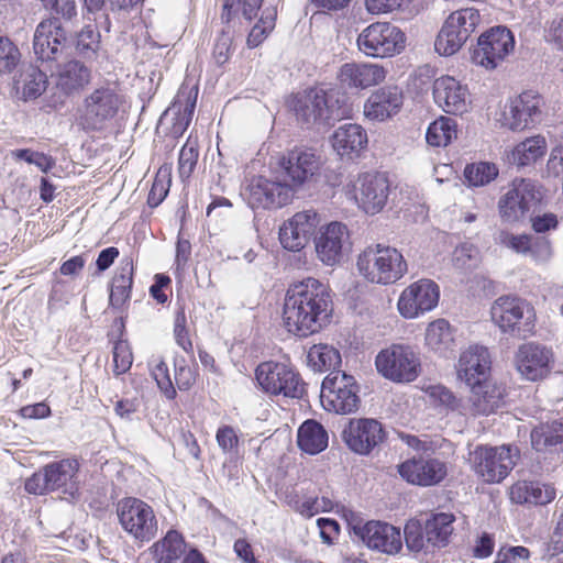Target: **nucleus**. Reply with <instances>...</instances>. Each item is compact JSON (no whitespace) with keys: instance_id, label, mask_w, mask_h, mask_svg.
<instances>
[{"instance_id":"nucleus-1","label":"nucleus","mask_w":563,"mask_h":563,"mask_svg":"<svg viewBox=\"0 0 563 563\" xmlns=\"http://www.w3.org/2000/svg\"><path fill=\"white\" fill-rule=\"evenodd\" d=\"M321 166L312 148L298 147L280 157L272 178H252L243 196L252 209H277L288 205L296 190L309 181Z\"/></svg>"},{"instance_id":"nucleus-2","label":"nucleus","mask_w":563,"mask_h":563,"mask_svg":"<svg viewBox=\"0 0 563 563\" xmlns=\"http://www.w3.org/2000/svg\"><path fill=\"white\" fill-rule=\"evenodd\" d=\"M329 287L309 277L292 284L285 296L283 319L287 330L306 338L328 322L332 311Z\"/></svg>"},{"instance_id":"nucleus-3","label":"nucleus","mask_w":563,"mask_h":563,"mask_svg":"<svg viewBox=\"0 0 563 563\" xmlns=\"http://www.w3.org/2000/svg\"><path fill=\"white\" fill-rule=\"evenodd\" d=\"M291 108L297 120L308 128L331 125L350 113L344 95L336 88L316 87L298 92L291 101Z\"/></svg>"},{"instance_id":"nucleus-4","label":"nucleus","mask_w":563,"mask_h":563,"mask_svg":"<svg viewBox=\"0 0 563 563\" xmlns=\"http://www.w3.org/2000/svg\"><path fill=\"white\" fill-rule=\"evenodd\" d=\"M356 268L366 282L388 286L396 284L407 274L408 264L399 250L377 243L358 254Z\"/></svg>"},{"instance_id":"nucleus-5","label":"nucleus","mask_w":563,"mask_h":563,"mask_svg":"<svg viewBox=\"0 0 563 563\" xmlns=\"http://www.w3.org/2000/svg\"><path fill=\"white\" fill-rule=\"evenodd\" d=\"M358 391L360 387L354 376L343 371H332L322 382L320 401L327 411L352 413L360 406Z\"/></svg>"},{"instance_id":"nucleus-6","label":"nucleus","mask_w":563,"mask_h":563,"mask_svg":"<svg viewBox=\"0 0 563 563\" xmlns=\"http://www.w3.org/2000/svg\"><path fill=\"white\" fill-rule=\"evenodd\" d=\"M122 97L115 89L106 86L89 93L78 110L77 124L85 131H100L115 118Z\"/></svg>"},{"instance_id":"nucleus-7","label":"nucleus","mask_w":563,"mask_h":563,"mask_svg":"<svg viewBox=\"0 0 563 563\" xmlns=\"http://www.w3.org/2000/svg\"><path fill=\"white\" fill-rule=\"evenodd\" d=\"M490 314L503 332L526 338L534 329V309L527 300L519 297H499L493 303Z\"/></svg>"},{"instance_id":"nucleus-8","label":"nucleus","mask_w":563,"mask_h":563,"mask_svg":"<svg viewBox=\"0 0 563 563\" xmlns=\"http://www.w3.org/2000/svg\"><path fill=\"white\" fill-rule=\"evenodd\" d=\"M117 515L122 529L134 540L150 542L158 531V520L153 508L142 499L125 497L117 505Z\"/></svg>"},{"instance_id":"nucleus-9","label":"nucleus","mask_w":563,"mask_h":563,"mask_svg":"<svg viewBox=\"0 0 563 563\" xmlns=\"http://www.w3.org/2000/svg\"><path fill=\"white\" fill-rule=\"evenodd\" d=\"M479 20V12L474 8L451 13L435 38V51L442 56H451L459 52L475 31Z\"/></svg>"},{"instance_id":"nucleus-10","label":"nucleus","mask_w":563,"mask_h":563,"mask_svg":"<svg viewBox=\"0 0 563 563\" xmlns=\"http://www.w3.org/2000/svg\"><path fill=\"white\" fill-rule=\"evenodd\" d=\"M404 32L389 22H376L366 26L357 37L358 49L375 58L390 57L405 48Z\"/></svg>"},{"instance_id":"nucleus-11","label":"nucleus","mask_w":563,"mask_h":563,"mask_svg":"<svg viewBox=\"0 0 563 563\" xmlns=\"http://www.w3.org/2000/svg\"><path fill=\"white\" fill-rule=\"evenodd\" d=\"M375 365L379 374L395 383L413 382L421 369L418 354L410 346L401 344L382 350Z\"/></svg>"},{"instance_id":"nucleus-12","label":"nucleus","mask_w":563,"mask_h":563,"mask_svg":"<svg viewBox=\"0 0 563 563\" xmlns=\"http://www.w3.org/2000/svg\"><path fill=\"white\" fill-rule=\"evenodd\" d=\"M519 451L511 445L477 446L472 453L475 473L486 483H500L515 467Z\"/></svg>"},{"instance_id":"nucleus-13","label":"nucleus","mask_w":563,"mask_h":563,"mask_svg":"<svg viewBox=\"0 0 563 563\" xmlns=\"http://www.w3.org/2000/svg\"><path fill=\"white\" fill-rule=\"evenodd\" d=\"M255 377L261 388L272 396L299 398L302 395L299 374L284 363L263 362L257 366Z\"/></svg>"},{"instance_id":"nucleus-14","label":"nucleus","mask_w":563,"mask_h":563,"mask_svg":"<svg viewBox=\"0 0 563 563\" xmlns=\"http://www.w3.org/2000/svg\"><path fill=\"white\" fill-rule=\"evenodd\" d=\"M515 38L506 26L492 27L483 33L474 48L472 59L475 64L494 69L514 51Z\"/></svg>"},{"instance_id":"nucleus-15","label":"nucleus","mask_w":563,"mask_h":563,"mask_svg":"<svg viewBox=\"0 0 563 563\" xmlns=\"http://www.w3.org/2000/svg\"><path fill=\"white\" fill-rule=\"evenodd\" d=\"M541 199L534 181L530 179H515L511 188L500 198L498 209L506 222H516L522 219Z\"/></svg>"},{"instance_id":"nucleus-16","label":"nucleus","mask_w":563,"mask_h":563,"mask_svg":"<svg viewBox=\"0 0 563 563\" xmlns=\"http://www.w3.org/2000/svg\"><path fill=\"white\" fill-rule=\"evenodd\" d=\"M389 188V180L385 174L364 173L353 183V196L365 213L374 216L386 206Z\"/></svg>"},{"instance_id":"nucleus-17","label":"nucleus","mask_w":563,"mask_h":563,"mask_svg":"<svg viewBox=\"0 0 563 563\" xmlns=\"http://www.w3.org/2000/svg\"><path fill=\"white\" fill-rule=\"evenodd\" d=\"M440 299V288L431 279L422 278L406 287L399 296L397 307L406 319H415L434 309Z\"/></svg>"},{"instance_id":"nucleus-18","label":"nucleus","mask_w":563,"mask_h":563,"mask_svg":"<svg viewBox=\"0 0 563 563\" xmlns=\"http://www.w3.org/2000/svg\"><path fill=\"white\" fill-rule=\"evenodd\" d=\"M398 473L409 484L429 487L441 483L448 475L446 463L430 455H417L398 465Z\"/></svg>"},{"instance_id":"nucleus-19","label":"nucleus","mask_w":563,"mask_h":563,"mask_svg":"<svg viewBox=\"0 0 563 563\" xmlns=\"http://www.w3.org/2000/svg\"><path fill=\"white\" fill-rule=\"evenodd\" d=\"M356 537L369 549L395 555L402 549V533L399 528L383 521H367L354 525Z\"/></svg>"},{"instance_id":"nucleus-20","label":"nucleus","mask_w":563,"mask_h":563,"mask_svg":"<svg viewBox=\"0 0 563 563\" xmlns=\"http://www.w3.org/2000/svg\"><path fill=\"white\" fill-rule=\"evenodd\" d=\"M498 239L501 245L529 257L536 265H548L554 256L552 241L545 235L501 231Z\"/></svg>"},{"instance_id":"nucleus-21","label":"nucleus","mask_w":563,"mask_h":563,"mask_svg":"<svg viewBox=\"0 0 563 563\" xmlns=\"http://www.w3.org/2000/svg\"><path fill=\"white\" fill-rule=\"evenodd\" d=\"M198 89L181 87L173 103L163 112L158 126L166 128L173 137H179L188 129L196 108Z\"/></svg>"},{"instance_id":"nucleus-22","label":"nucleus","mask_w":563,"mask_h":563,"mask_svg":"<svg viewBox=\"0 0 563 563\" xmlns=\"http://www.w3.org/2000/svg\"><path fill=\"white\" fill-rule=\"evenodd\" d=\"M320 218L314 210L295 213L279 228V242L290 252L301 251L309 242L319 225Z\"/></svg>"},{"instance_id":"nucleus-23","label":"nucleus","mask_w":563,"mask_h":563,"mask_svg":"<svg viewBox=\"0 0 563 563\" xmlns=\"http://www.w3.org/2000/svg\"><path fill=\"white\" fill-rule=\"evenodd\" d=\"M349 245V229L344 223L336 221L322 227L314 239L318 258L329 266L335 265L342 260L344 250Z\"/></svg>"},{"instance_id":"nucleus-24","label":"nucleus","mask_w":563,"mask_h":563,"mask_svg":"<svg viewBox=\"0 0 563 563\" xmlns=\"http://www.w3.org/2000/svg\"><path fill=\"white\" fill-rule=\"evenodd\" d=\"M468 387L471 388V396L464 398L465 417L488 416L504 404L505 387L490 378L468 385Z\"/></svg>"},{"instance_id":"nucleus-25","label":"nucleus","mask_w":563,"mask_h":563,"mask_svg":"<svg viewBox=\"0 0 563 563\" xmlns=\"http://www.w3.org/2000/svg\"><path fill=\"white\" fill-rule=\"evenodd\" d=\"M552 361V351L536 343L522 344L515 356L517 371L523 378L531 382L547 377L551 371Z\"/></svg>"},{"instance_id":"nucleus-26","label":"nucleus","mask_w":563,"mask_h":563,"mask_svg":"<svg viewBox=\"0 0 563 563\" xmlns=\"http://www.w3.org/2000/svg\"><path fill=\"white\" fill-rule=\"evenodd\" d=\"M66 34L57 19H47L38 23L33 37V49L37 59L53 62L63 53Z\"/></svg>"},{"instance_id":"nucleus-27","label":"nucleus","mask_w":563,"mask_h":563,"mask_svg":"<svg viewBox=\"0 0 563 563\" xmlns=\"http://www.w3.org/2000/svg\"><path fill=\"white\" fill-rule=\"evenodd\" d=\"M433 98L444 112L455 115L467 112L471 104L467 87L451 76H442L434 80Z\"/></svg>"},{"instance_id":"nucleus-28","label":"nucleus","mask_w":563,"mask_h":563,"mask_svg":"<svg viewBox=\"0 0 563 563\" xmlns=\"http://www.w3.org/2000/svg\"><path fill=\"white\" fill-rule=\"evenodd\" d=\"M344 438L352 451L368 454L383 442L385 431L382 423L375 419H358L350 422L349 429L344 431Z\"/></svg>"},{"instance_id":"nucleus-29","label":"nucleus","mask_w":563,"mask_h":563,"mask_svg":"<svg viewBox=\"0 0 563 563\" xmlns=\"http://www.w3.org/2000/svg\"><path fill=\"white\" fill-rule=\"evenodd\" d=\"M404 103L402 90L395 85L375 90L364 104V114L373 121H385L397 114Z\"/></svg>"},{"instance_id":"nucleus-30","label":"nucleus","mask_w":563,"mask_h":563,"mask_svg":"<svg viewBox=\"0 0 563 563\" xmlns=\"http://www.w3.org/2000/svg\"><path fill=\"white\" fill-rule=\"evenodd\" d=\"M386 74V69L378 64L346 63L341 66L338 79L342 87L363 90L384 81Z\"/></svg>"},{"instance_id":"nucleus-31","label":"nucleus","mask_w":563,"mask_h":563,"mask_svg":"<svg viewBox=\"0 0 563 563\" xmlns=\"http://www.w3.org/2000/svg\"><path fill=\"white\" fill-rule=\"evenodd\" d=\"M490 355L486 347L472 345L465 350L459 360L457 375L465 384L474 385L489 379Z\"/></svg>"},{"instance_id":"nucleus-32","label":"nucleus","mask_w":563,"mask_h":563,"mask_svg":"<svg viewBox=\"0 0 563 563\" xmlns=\"http://www.w3.org/2000/svg\"><path fill=\"white\" fill-rule=\"evenodd\" d=\"M52 492L57 490L74 498L79 492L78 471L76 460H62L43 467Z\"/></svg>"},{"instance_id":"nucleus-33","label":"nucleus","mask_w":563,"mask_h":563,"mask_svg":"<svg viewBox=\"0 0 563 563\" xmlns=\"http://www.w3.org/2000/svg\"><path fill=\"white\" fill-rule=\"evenodd\" d=\"M539 103V98L532 92H523L510 100L503 112V125L512 131L526 129L540 112Z\"/></svg>"},{"instance_id":"nucleus-34","label":"nucleus","mask_w":563,"mask_h":563,"mask_svg":"<svg viewBox=\"0 0 563 563\" xmlns=\"http://www.w3.org/2000/svg\"><path fill=\"white\" fill-rule=\"evenodd\" d=\"M52 76L56 88L70 96L80 92L90 82L91 70L82 62L71 59L59 65Z\"/></svg>"},{"instance_id":"nucleus-35","label":"nucleus","mask_w":563,"mask_h":563,"mask_svg":"<svg viewBox=\"0 0 563 563\" xmlns=\"http://www.w3.org/2000/svg\"><path fill=\"white\" fill-rule=\"evenodd\" d=\"M333 150L342 158L360 156L367 146L368 139L366 131L355 123H346L339 126L332 135Z\"/></svg>"},{"instance_id":"nucleus-36","label":"nucleus","mask_w":563,"mask_h":563,"mask_svg":"<svg viewBox=\"0 0 563 563\" xmlns=\"http://www.w3.org/2000/svg\"><path fill=\"white\" fill-rule=\"evenodd\" d=\"M47 76L38 67L24 65L13 79L15 95L26 100L36 99L47 88Z\"/></svg>"},{"instance_id":"nucleus-37","label":"nucleus","mask_w":563,"mask_h":563,"mask_svg":"<svg viewBox=\"0 0 563 563\" xmlns=\"http://www.w3.org/2000/svg\"><path fill=\"white\" fill-rule=\"evenodd\" d=\"M510 498L520 505H547L555 498V489L540 482L520 481L511 486Z\"/></svg>"},{"instance_id":"nucleus-38","label":"nucleus","mask_w":563,"mask_h":563,"mask_svg":"<svg viewBox=\"0 0 563 563\" xmlns=\"http://www.w3.org/2000/svg\"><path fill=\"white\" fill-rule=\"evenodd\" d=\"M532 448L538 452H563V417L532 429Z\"/></svg>"},{"instance_id":"nucleus-39","label":"nucleus","mask_w":563,"mask_h":563,"mask_svg":"<svg viewBox=\"0 0 563 563\" xmlns=\"http://www.w3.org/2000/svg\"><path fill=\"white\" fill-rule=\"evenodd\" d=\"M133 273V260L131 257H124L112 278L110 287L109 302L112 308L122 309L130 300Z\"/></svg>"},{"instance_id":"nucleus-40","label":"nucleus","mask_w":563,"mask_h":563,"mask_svg":"<svg viewBox=\"0 0 563 563\" xmlns=\"http://www.w3.org/2000/svg\"><path fill=\"white\" fill-rule=\"evenodd\" d=\"M427 402L438 412L465 417V399L456 397L452 390L443 385H429L423 389Z\"/></svg>"},{"instance_id":"nucleus-41","label":"nucleus","mask_w":563,"mask_h":563,"mask_svg":"<svg viewBox=\"0 0 563 563\" xmlns=\"http://www.w3.org/2000/svg\"><path fill=\"white\" fill-rule=\"evenodd\" d=\"M328 432L316 420H307L298 429V446L308 454L314 455L324 451L328 446Z\"/></svg>"},{"instance_id":"nucleus-42","label":"nucleus","mask_w":563,"mask_h":563,"mask_svg":"<svg viewBox=\"0 0 563 563\" xmlns=\"http://www.w3.org/2000/svg\"><path fill=\"white\" fill-rule=\"evenodd\" d=\"M426 344L442 356L453 352L455 340L450 323L444 319L431 322L426 331Z\"/></svg>"},{"instance_id":"nucleus-43","label":"nucleus","mask_w":563,"mask_h":563,"mask_svg":"<svg viewBox=\"0 0 563 563\" xmlns=\"http://www.w3.org/2000/svg\"><path fill=\"white\" fill-rule=\"evenodd\" d=\"M454 521L455 517L453 514H433L424 525L427 543L438 548L445 547L453 532Z\"/></svg>"},{"instance_id":"nucleus-44","label":"nucleus","mask_w":563,"mask_h":563,"mask_svg":"<svg viewBox=\"0 0 563 563\" xmlns=\"http://www.w3.org/2000/svg\"><path fill=\"white\" fill-rule=\"evenodd\" d=\"M185 541L180 533L169 530L167 534L153 545L157 563H176L185 552Z\"/></svg>"},{"instance_id":"nucleus-45","label":"nucleus","mask_w":563,"mask_h":563,"mask_svg":"<svg viewBox=\"0 0 563 563\" xmlns=\"http://www.w3.org/2000/svg\"><path fill=\"white\" fill-rule=\"evenodd\" d=\"M547 153V141L541 135L528 137L516 145L512 162L519 166H528L542 158Z\"/></svg>"},{"instance_id":"nucleus-46","label":"nucleus","mask_w":563,"mask_h":563,"mask_svg":"<svg viewBox=\"0 0 563 563\" xmlns=\"http://www.w3.org/2000/svg\"><path fill=\"white\" fill-rule=\"evenodd\" d=\"M307 358L309 366L316 372H332L341 364L340 352L328 344L312 345Z\"/></svg>"},{"instance_id":"nucleus-47","label":"nucleus","mask_w":563,"mask_h":563,"mask_svg":"<svg viewBox=\"0 0 563 563\" xmlns=\"http://www.w3.org/2000/svg\"><path fill=\"white\" fill-rule=\"evenodd\" d=\"M456 132L455 120L448 117H441L428 126L426 141L429 145L434 147L446 146L454 137H456Z\"/></svg>"},{"instance_id":"nucleus-48","label":"nucleus","mask_w":563,"mask_h":563,"mask_svg":"<svg viewBox=\"0 0 563 563\" xmlns=\"http://www.w3.org/2000/svg\"><path fill=\"white\" fill-rule=\"evenodd\" d=\"M498 176V168L494 163L476 162L466 165L464 177L471 187H483Z\"/></svg>"},{"instance_id":"nucleus-49","label":"nucleus","mask_w":563,"mask_h":563,"mask_svg":"<svg viewBox=\"0 0 563 563\" xmlns=\"http://www.w3.org/2000/svg\"><path fill=\"white\" fill-rule=\"evenodd\" d=\"M277 18L276 8H266L263 10L258 22L252 27L247 36L249 47H257L261 45L268 34L274 30Z\"/></svg>"},{"instance_id":"nucleus-50","label":"nucleus","mask_w":563,"mask_h":563,"mask_svg":"<svg viewBox=\"0 0 563 563\" xmlns=\"http://www.w3.org/2000/svg\"><path fill=\"white\" fill-rule=\"evenodd\" d=\"M76 52L86 59H93L100 48V33L88 25L76 37Z\"/></svg>"},{"instance_id":"nucleus-51","label":"nucleus","mask_w":563,"mask_h":563,"mask_svg":"<svg viewBox=\"0 0 563 563\" xmlns=\"http://www.w3.org/2000/svg\"><path fill=\"white\" fill-rule=\"evenodd\" d=\"M263 0H224L222 19L230 21L231 14L239 12L251 21L257 15Z\"/></svg>"},{"instance_id":"nucleus-52","label":"nucleus","mask_w":563,"mask_h":563,"mask_svg":"<svg viewBox=\"0 0 563 563\" xmlns=\"http://www.w3.org/2000/svg\"><path fill=\"white\" fill-rule=\"evenodd\" d=\"M406 547L410 552L418 553L427 549L424 527L418 520H410L406 523L404 536Z\"/></svg>"},{"instance_id":"nucleus-53","label":"nucleus","mask_w":563,"mask_h":563,"mask_svg":"<svg viewBox=\"0 0 563 563\" xmlns=\"http://www.w3.org/2000/svg\"><path fill=\"white\" fill-rule=\"evenodd\" d=\"M198 156L199 152L197 141L189 136L185 145L181 147L178 158V170L181 178L190 177L196 167Z\"/></svg>"},{"instance_id":"nucleus-54","label":"nucleus","mask_w":563,"mask_h":563,"mask_svg":"<svg viewBox=\"0 0 563 563\" xmlns=\"http://www.w3.org/2000/svg\"><path fill=\"white\" fill-rule=\"evenodd\" d=\"M113 373L115 376L125 374L132 366L133 354L126 340L119 339L113 345Z\"/></svg>"},{"instance_id":"nucleus-55","label":"nucleus","mask_w":563,"mask_h":563,"mask_svg":"<svg viewBox=\"0 0 563 563\" xmlns=\"http://www.w3.org/2000/svg\"><path fill=\"white\" fill-rule=\"evenodd\" d=\"M19 48L8 38L0 37V76L10 74L20 63Z\"/></svg>"},{"instance_id":"nucleus-56","label":"nucleus","mask_w":563,"mask_h":563,"mask_svg":"<svg viewBox=\"0 0 563 563\" xmlns=\"http://www.w3.org/2000/svg\"><path fill=\"white\" fill-rule=\"evenodd\" d=\"M478 249L472 243L465 242L456 246L453 252V264L459 269H471L478 262Z\"/></svg>"},{"instance_id":"nucleus-57","label":"nucleus","mask_w":563,"mask_h":563,"mask_svg":"<svg viewBox=\"0 0 563 563\" xmlns=\"http://www.w3.org/2000/svg\"><path fill=\"white\" fill-rule=\"evenodd\" d=\"M216 440L224 454H230L231 456L238 455L240 440L231 426L220 427L217 430Z\"/></svg>"},{"instance_id":"nucleus-58","label":"nucleus","mask_w":563,"mask_h":563,"mask_svg":"<svg viewBox=\"0 0 563 563\" xmlns=\"http://www.w3.org/2000/svg\"><path fill=\"white\" fill-rule=\"evenodd\" d=\"M152 376L167 399H174L176 397V389L169 376L168 366L164 361H159L153 367Z\"/></svg>"},{"instance_id":"nucleus-59","label":"nucleus","mask_w":563,"mask_h":563,"mask_svg":"<svg viewBox=\"0 0 563 563\" xmlns=\"http://www.w3.org/2000/svg\"><path fill=\"white\" fill-rule=\"evenodd\" d=\"M187 319L184 309L177 311L174 322V336L176 343L187 353L192 352V342L186 327Z\"/></svg>"},{"instance_id":"nucleus-60","label":"nucleus","mask_w":563,"mask_h":563,"mask_svg":"<svg viewBox=\"0 0 563 563\" xmlns=\"http://www.w3.org/2000/svg\"><path fill=\"white\" fill-rule=\"evenodd\" d=\"M530 558V551L526 547H503L498 550L494 563H517L527 561Z\"/></svg>"},{"instance_id":"nucleus-61","label":"nucleus","mask_w":563,"mask_h":563,"mask_svg":"<svg viewBox=\"0 0 563 563\" xmlns=\"http://www.w3.org/2000/svg\"><path fill=\"white\" fill-rule=\"evenodd\" d=\"M196 382V371L185 360L175 363V383L179 390H188Z\"/></svg>"},{"instance_id":"nucleus-62","label":"nucleus","mask_w":563,"mask_h":563,"mask_svg":"<svg viewBox=\"0 0 563 563\" xmlns=\"http://www.w3.org/2000/svg\"><path fill=\"white\" fill-rule=\"evenodd\" d=\"M532 230L539 235L556 230L559 225L558 216L552 212L533 214L530 218Z\"/></svg>"},{"instance_id":"nucleus-63","label":"nucleus","mask_w":563,"mask_h":563,"mask_svg":"<svg viewBox=\"0 0 563 563\" xmlns=\"http://www.w3.org/2000/svg\"><path fill=\"white\" fill-rule=\"evenodd\" d=\"M563 552V515L560 516L556 526L551 534L550 541L545 544L544 558H553Z\"/></svg>"},{"instance_id":"nucleus-64","label":"nucleus","mask_w":563,"mask_h":563,"mask_svg":"<svg viewBox=\"0 0 563 563\" xmlns=\"http://www.w3.org/2000/svg\"><path fill=\"white\" fill-rule=\"evenodd\" d=\"M44 8L55 12L66 20L73 19L76 14L75 0H41Z\"/></svg>"}]
</instances>
